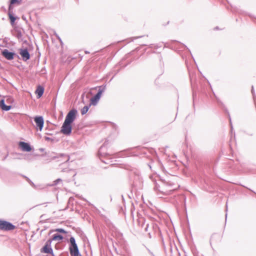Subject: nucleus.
<instances>
[{
    "instance_id": "f257e3e1",
    "label": "nucleus",
    "mask_w": 256,
    "mask_h": 256,
    "mask_svg": "<svg viewBox=\"0 0 256 256\" xmlns=\"http://www.w3.org/2000/svg\"><path fill=\"white\" fill-rule=\"evenodd\" d=\"M177 188L174 186V184L166 181H162L160 184H156L154 190L157 192V194L160 197L162 196H166L170 194L172 192L176 190Z\"/></svg>"
},
{
    "instance_id": "f03ea898",
    "label": "nucleus",
    "mask_w": 256,
    "mask_h": 256,
    "mask_svg": "<svg viewBox=\"0 0 256 256\" xmlns=\"http://www.w3.org/2000/svg\"><path fill=\"white\" fill-rule=\"evenodd\" d=\"M70 244L69 246V251L71 256H82L80 252L76 240L74 237L72 236L70 238Z\"/></svg>"
},
{
    "instance_id": "7ed1b4c3",
    "label": "nucleus",
    "mask_w": 256,
    "mask_h": 256,
    "mask_svg": "<svg viewBox=\"0 0 256 256\" xmlns=\"http://www.w3.org/2000/svg\"><path fill=\"white\" fill-rule=\"evenodd\" d=\"M98 93L90 99V104L93 106H96L100 100L101 95L106 89V85H102L98 87Z\"/></svg>"
},
{
    "instance_id": "20e7f679",
    "label": "nucleus",
    "mask_w": 256,
    "mask_h": 256,
    "mask_svg": "<svg viewBox=\"0 0 256 256\" xmlns=\"http://www.w3.org/2000/svg\"><path fill=\"white\" fill-rule=\"evenodd\" d=\"M16 226L12 223L0 220V230H11L15 228Z\"/></svg>"
},
{
    "instance_id": "39448f33",
    "label": "nucleus",
    "mask_w": 256,
    "mask_h": 256,
    "mask_svg": "<svg viewBox=\"0 0 256 256\" xmlns=\"http://www.w3.org/2000/svg\"><path fill=\"white\" fill-rule=\"evenodd\" d=\"M77 112V110L74 108L70 110L66 116L64 121L72 124L76 118Z\"/></svg>"
},
{
    "instance_id": "423d86ee",
    "label": "nucleus",
    "mask_w": 256,
    "mask_h": 256,
    "mask_svg": "<svg viewBox=\"0 0 256 256\" xmlns=\"http://www.w3.org/2000/svg\"><path fill=\"white\" fill-rule=\"evenodd\" d=\"M52 242V240H48L45 243L44 247L42 248L41 252L51 254L52 256H56L53 252V250L51 246Z\"/></svg>"
},
{
    "instance_id": "0eeeda50",
    "label": "nucleus",
    "mask_w": 256,
    "mask_h": 256,
    "mask_svg": "<svg viewBox=\"0 0 256 256\" xmlns=\"http://www.w3.org/2000/svg\"><path fill=\"white\" fill-rule=\"evenodd\" d=\"M72 125L71 124L66 122L64 121L62 126L61 128V132L66 135H70L72 132Z\"/></svg>"
},
{
    "instance_id": "6e6552de",
    "label": "nucleus",
    "mask_w": 256,
    "mask_h": 256,
    "mask_svg": "<svg viewBox=\"0 0 256 256\" xmlns=\"http://www.w3.org/2000/svg\"><path fill=\"white\" fill-rule=\"evenodd\" d=\"M2 56L8 60H12L16 54L14 52H9L7 49H4L2 51Z\"/></svg>"
},
{
    "instance_id": "1a4fd4ad",
    "label": "nucleus",
    "mask_w": 256,
    "mask_h": 256,
    "mask_svg": "<svg viewBox=\"0 0 256 256\" xmlns=\"http://www.w3.org/2000/svg\"><path fill=\"white\" fill-rule=\"evenodd\" d=\"M34 121L36 124L38 129L41 131L43 128L44 124V120L42 116H36L34 118Z\"/></svg>"
},
{
    "instance_id": "9d476101",
    "label": "nucleus",
    "mask_w": 256,
    "mask_h": 256,
    "mask_svg": "<svg viewBox=\"0 0 256 256\" xmlns=\"http://www.w3.org/2000/svg\"><path fill=\"white\" fill-rule=\"evenodd\" d=\"M20 54L22 56V60L25 62L30 58V54L27 48L20 49Z\"/></svg>"
},
{
    "instance_id": "9b49d317",
    "label": "nucleus",
    "mask_w": 256,
    "mask_h": 256,
    "mask_svg": "<svg viewBox=\"0 0 256 256\" xmlns=\"http://www.w3.org/2000/svg\"><path fill=\"white\" fill-rule=\"evenodd\" d=\"M18 146L24 152H28L32 150L31 146L28 143L24 142H20Z\"/></svg>"
},
{
    "instance_id": "f8f14e48",
    "label": "nucleus",
    "mask_w": 256,
    "mask_h": 256,
    "mask_svg": "<svg viewBox=\"0 0 256 256\" xmlns=\"http://www.w3.org/2000/svg\"><path fill=\"white\" fill-rule=\"evenodd\" d=\"M62 158V160H59V161L62 162H66L69 160V156L64 154H58L56 156H54L52 157V160H56V158Z\"/></svg>"
},
{
    "instance_id": "ddd939ff",
    "label": "nucleus",
    "mask_w": 256,
    "mask_h": 256,
    "mask_svg": "<svg viewBox=\"0 0 256 256\" xmlns=\"http://www.w3.org/2000/svg\"><path fill=\"white\" fill-rule=\"evenodd\" d=\"M106 148V146L105 144H104L102 146H100V148L99 149V150L98 152V155L99 156V158L101 160L103 156H106L108 154L104 152Z\"/></svg>"
},
{
    "instance_id": "4468645a",
    "label": "nucleus",
    "mask_w": 256,
    "mask_h": 256,
    "mask_svg": "<svg viewBox=\"0 0 256 256\" xmlns=\"http://www.w3.org/2000/svg\"><path fill=\"white\" fill-rule=\"evenodd\" d=\"M23 30L20 28H16L14 30L13 34L18 39L22 40L23 36Z\"/></svg>"
},
{
    "instance_id": "2eb2a0df",
    "label": "nucleus",
    "mask_w": 256,
    "mask_h": 256,
    "mask_svg": "<svg viewBox=\"0 0 256 256\" xmlns=\"http://www.w3.org/2000/svg\"><path fill=\"white\" fill-rule=\"evenodd\" d=\"M0 108L3 110L5 111H8L10 110L12 106H7L5 104L4 99H2L0 100Z\"/></svg>"
},
{
    "instance_id": "dca6fc26",
    "label": "nucleus",
    "mask_w": 256,
    "mask_h": 256,
    "mask_svg": "<svg viewBox=\"0 0 256 256\" xmlns=\"http://www.w3.org/2000/svg\"><path fill=\"white\" fill-rule=\"evenodd\" d=\"M12 8V6H10L8 14L9 18L10 19V23L12 24L16 20V18L14 16L12 12H10V9Z\"/></svg>"
},
{
    "instance_id": "f3484780",
    "label": "nucleus",
    "mask_w": 256,
    "mask_h": 256,
    "mask_svg": "<svg viewBox=\"0 0 256 256\" xmlns=\"http://www.w3.org/2000/svg\"><path fill=\"white\" fill-rule=\"evenodd\" d=\"M44 92V88L41 86H39L36 91V94H37L38 98H40L43 94Z\"/></svg>"
},
{
    "instance_id": "a211bd4d",
    "label": "nucleus",
    "mask_w": 256,
    "mask_h": 256,
    "mask_svg": "<svg viewBox=\"0 0 256 256\" xmlns=\"http://www.w3.org/2000/svg\"><path fill=\"white\" fill-rule=\"evenodd\" d=\"M64 238V237L58 234H54L53 235L52 238L49 239L50 240H52H52H61Z\"/></svg>"
},
{
    "instance_id": "6ab92c4d",
    "label": "nucleus",
    "mask_w": 256,
    "mask_h": 256,
    "mask_svg": "<svg viewBox=\"0 0 256 256\" xmlns=\"http://www.w3.org/2000/svg\"><path fill=\"white\" fill-rule=\"evenodd\" d=\"M90 106L91 104H90L88 106H86L82 109L81 114L82 115L86 114L88 112Z\"/></svg>"
},
{
    "instance_id": "aec40b11",
    "label": "nucleus",
    "mask_w": 256,
    "mask_h": 256,
    "mask_svg": "<svg viewBox=\"0 0 256 256\" xmlns=\"http://www.w3.org/2000/svg\"><path fill=\"white\" fill-rule=\"evenodd\" d=\"M62 180L60 178H58L57 180L54 181L52 184H51L52 186H55L57 185L60 182H62Z\"/></svg>"
},
{
    "instance_id": "412c9836",
    "label": "nucleus",
    "mask_w": 256,
    "mask_h": 256,
    "mask_svg": "<svg viewBox=\"0 0 256 256\" xmlns=\"http://www.w3.org/2000/svg\"><path fill=\"white\" fill-rule=\"evenodd\" d=\"M24 178L26 179V181L33 187H35L34 184L26 176H24Z\"/></svg>"
},
{
    "instance_id": "4be33fe9",
    "label": "nucleus",
    "mask_w": 256,
    "mask_h": 256,
    "mask_svg": "<svg viewBox=\"0 0 256 256\" xmlns=\"http://www.w3.org/2000/svg\"><path fill=\"white\" fill-rule=\"evenodd\" d=\"M54 231L63 234L66 233V232L63 228H56V230H54Z\"/></svg>"
},
{
    "instance_id": "5701e85b",
    "label": "nucleus",
    "mask_w": 256,
    "mask_h": 256,
    "mask_svg": "<svg viewBox=\"0 0 256 256\" xmlns=\"http://www.w3.org/2000/svg\"><path fill=\"white\" fill-rule=\"evenodd\" d=\"M18 2H19L18 0H10V6H11V5L14 4L18 3Z\"/></svg>"
},
{
    "instance_id": "b1692460",
    "label": "nucleus",
    "mask_w": 256,
    "mask_h": 256,
    "mask_svg": "<svg viewBox=\"0 0 256 256\" xmlns=\"http://www.w3.org/2000/svg\"><path fill=\"white\" fill-rule=\"evenodd\" d=\"M252 94L253 97H254V101L255 104H256V98H255V96H254V87H253V86H252Z\"/></svg>"
},
{
    "instance_id": "393cba45",
    "label": "nucleus",
    "mask_w": 256,
    "mask_h": 256,
    "mask_svg": "<svg viewBox=\"0 0 256 256\" xmlns=\"http://www.w3.org/2000/svg\"><path fill=\"white\" fill-rule=\"evenodd\" d=\"M229 120H230V126H231V130H232V122H231V118H230V116H229Z\"/></svg>"
},
{
    "instance_id": "a878e982",
    "label": "nucleus",
    "mask_w": 256,
    "mask_h": 256,
    "mask_svg": "<svg viewBox=\"0 0 256 256\" xmlns=\"http://www.w3.org/2000/svg\"><path fill=\"white\" fill-rule=\"evenodd\" d=\"M213 94H214V96L215 98H216V100H217L218 102H219V99L217 98V96H216V94H214V92H213Z\"/></svg>"
},
{
    "instance_id": "bb28decb",
    "label": "nucleus",
    "mask_w": 256,
    "mask_h": 256,
    "mask_svg": "<svg viewBox=\"0 0 256 256\" xmlns=\"http://www.w3.org/2000/svg\"><path fill=\"white\" fill-rule=\"evenodd\" d=\"M45 140H50V138L49 137H45Z\"/></svg>"
},
{
    "instance_id": "cd10ccee",
    "label": "nucleus",
    "mask_w": 256,
    "mask_h": 256,
    "mask_svg": "<svg viewBox=\"0 0 256 256\" xmlns=\"http://www.w3.org/2000/svg\"><path fill=\"white\" fill-rule=\"evenodd\" d=\"M148 224H147L146 228H145L146 231H148Z\"/></svg>"
},
{
    "instance_id": "c85d7f7f",
    "label": "nucleus",
    "mask_w": 256,
    "mask_h": 256,
    "mask_svg": "<svg viewBox=\"0 0 256 256\" xmlns=\"http://www.w3.org/2000/svg\"><path fill=\"white\" fill-rule=\"evenodd\" d=\"M56 37H57V38H58L60 40V42H61V41H62V40H61V39L58 36H57V35H56Z\"/></svg>"
},
{
    "instance_id": "c756f323",
    "label": "nucleus",
    "mask_w": 256,
    "mask_h": 256,
    "mask_svg": "<svg viewBox=\"0 0 256 256\" xmlns=\"http://www.w3.org/2000/svg\"><path fill=\"white\" fill-rule=\"evenodd\" d=\"M142 36H138V37H136L135 38H141Z\"/></svg>"
},
{
    "instance_id": "7c9ffc66",
    "label": "nucleus",
    "mask_w": 256,
    "mask_h": 256,
    "mask_svg": "<svg viewBox=\"0 0 256 256\" xmlns=\"http://www.w3.org/2000/svg\"><path fill=\"white\" fill-rule=\"evenodd\" d=\"M102 160V162H104V163H106V162H105L103 160Z\"/></svg>"
},
{
    "instance_id": "2f4dec72",
    "label": "nucleus",
    "mask_w": 256,
    "mask_h": 256,
    "mask_svg": "<svg viewBox=\"0 0 256 256\" xmlns=\"http://www.w3.org/2000/svg\"><path fill=\"white\" fill-rule=\"evenodd\" d=\"M82 200H85V201H86V199H84V198H82Z\"/></svg>"
},
{
    "instance_id": "473e14b6",
    "label": "nucleus",
    "mask_w": 256,
    "mask_h": 256,
    "mask_svg": "<svg viewBox=\"0 0 256 256\" xmlns=\"http://www.w3.org/2000/svg\"><path fill=\"white\" fill-rule=\"evenodd\" d=\"M227 217V214H226V218Z\"/></svg>"
},
{
    "instance_id": "72a5a7b5",
    "label": "nucleus",
    "mask_w": 256,
    "mask_h": 256,
    "mask_svg": "<svg viewBox=\"0 0 256 256\" xmlns=\"http://www.w3.org/2000/svg\"><path fill=\"white\" fill-rule=\"evenodd\" d=\"M215 29H218V27L215 28Z\"/></svg>"
},
{
    "instance_id": "f704fd0d",
    "label": "nucleus",
    "mask_w": 256,
    "mask_h": 256,
    "mask_svg": "<svg viewBox=\"0 0 256 256\" xmlns=\"http://www.w3.org/2000/svg\"><path fill=\"white\" fill-rule=\"evenodd\" d=\"M254 194H256V192H254Z\"/></svg>"
},
{
    "instance_id": "c9c22d12",
    "label": "nucleus",
    "mask_w": 256,
    "mask_h": 256,
    "mask_svg": "<svg viewBox=\"0 0 256 256\" xmlns=\"http://www.w3.org/2000/svg\"><path fill=\"white\" fill-rule=\"evenodd\" d=\"M254 194H256V192H254Z\"/></svg>"
}]
</instances>
